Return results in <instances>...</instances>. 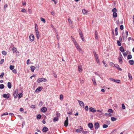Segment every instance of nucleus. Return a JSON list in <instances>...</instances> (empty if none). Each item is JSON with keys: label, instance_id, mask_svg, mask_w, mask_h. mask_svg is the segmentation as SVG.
<instances>
[{"label": "nucleus", "instance_id": "dca6fc26", "mask_svg": "<svg viewBox=\"0 0 134 134\" xmlns=\"http://www.w3.org/2000/svg\"><path fill=\"white\" fill-rule=\"evenodd\" d=\"M119 50L121 52H124L125 51L124 47L122 46L120 48Z\"/></svg>", "mask_w": 134, "mask_h": 134}, {"label": "nucleus", "instance_id": "338daca9", "mask_svg": "<svg viewBox=\"0 0 134 134\" xmlns=\"http://www.w3.org/2000/svg\"><path fill=\"white\" fill-rule=\"evenodd\" d=\"M42 81L46 82L47 81V80L45 78H42Z\"/></svg>", "mask_w": 134, "mask_h": 134}, {"label": "nucleus", "instance_id": "9b49d317", "mask_svg": "<svg viewBox=\"0 0 134 134\" xmlns=\"http://www.w3.org/2000/svg\"><path fill=\"white\" fill-rule=\"evenodd\" d=\"M89 110L90 111L92 112H94L96 111V110L95 109L91 107L89 108Z\"/></svg>", "mask_w": 134, "mask_h": 134}, {"label": "nucleus", "instance_id": "39448f33", "mask_svg": "<svg viewBox=\"0 0 134 134\" xmlns=\"http://www.w3.org/2000/svg\"><path fill=\"white\" fill-rule=\"evenodd\" d=\"M43 88L42 87H39L37 88L35 90V92H39L41 91V90Z\"/></svg>", "mask_w": 134, "mask_h": 134}, {"label": "nucleus", "instance_id": "7c9ffc66", "mask_svg": "<svg viewBox=\"0 0 134 134\" xmlns=\"http://www.w3.org/2000/svg\"><path fill=\"white\" fill-rule=\"evenodd\" d=\"M105 115L107 116H111L112 115V114L110 113H105Z\"/></svg>", "mask_w": 134, "mask_h": 134}, {"label": "nucleus", "instance_id": "5701e85b", "mask_svg": "<svg viewBox=\"0 0 134 134\" xmlns=\"http://www.w3.org/2000/svg\"><path fill=\"white\" fill-rule=\"evenodd\" d=\"M23 96V94L21 93H20L18 94V98H21Z\"/></svg>", "mask_w": 134, "mask_h": 134}, {"label": "nucleus", "instance_id": "09e8293b", "mask_svg": "<svg viewBox=\"0 0 134 134\" xmlns=\"http://www.w3.org/2000/svg\"><path fill=\"white\" fill-rule=\"evenodd\" d=\"M18 90L16 89L15 90V91L14 92V94H17L18 93Z\"/></svg>", "mask_w": 134, "mask_h": 134}, {"label": "nucleus", "instance_id": "1a4fd4ad", "mask_svg": "<svg viewBox=\"0 0 134 134\" xmlns=\"http://www.w3.org/2000/svg\"><path fill=\"white\" fill-rule=\"evenodd\" d=\"M79 35H80V36L81 38V39H82L83 41H84V39L83 37V35L82 34V32H79Z\"/></svg>", "mask_w": 134, "mask_h": 134}, {"label": "nucleus", "instance_id": "aec40b11", "mask_svg": "<svg viewBox=\"0 0 134 134\" xmlns=\"http://www.w3.org/2000/svg\"><path fill=\"white\" fill-rule=\"evenodd\" d=\"M43 81L42 78H39L37 80V82L38 83H40L42 82Z\"/></svg>", "mask_w": 134, "mask_h": 134}, {"label": "nucleus", "instance_id": "473e14b6", "mask_svg": "<svg viewBox=\"0 0 134 134\" xmlns=\"http://www.w3.org/2000/svg\"><path fill=\"white\" fill-rule=\"evenodd\" d=\"M117 43L118 45L119 46H121V44L120 43V41H119V40H117Z\"/></svg>", "mask_w": 134, "mask_h": 134}, {"label": "nucleus", "instance_id": "3c124183", "mask_svg": "<svg viewBox=\"0 0 134 134\" xmlns=\"http://www.w3.org/2000/svg\"><path fill=\"white\" fill-rule=\"evenodd\" d=\"M126 38H127V37L128 36V31H126Z\"/></svg>", "mask_w": 134, "mask_h": 134}, {"label": "nucleus", "instance_id": "2f4dec72", "mask_svg": "<svg viewBox=\"0 0 134 134\" xmlns=\"http://www.w3.org/2000/svg\"><path fill=\"white\" fill-rule=\"evenodd\" d=\"M127 59H130L132 58V56L131 54H129L128 55L127 57Z\"/></svg>", "mask_w": 134, "mask_h": 134}, {"label": "nucleus", "instance_id": "bf43d9fd", "mask_svg": "<svg viewBox=\"0 0 134 134\" xmlns=\"http://www.w3.org/2000/svg\"><path fill=\"white\" fill-rule=\"evenodd\" d=\"M79 127H80V131H82V132L83 131V129L82 127H81V126H79Z\"/></svg>", "mask_w": 134, "mask_h": 134}, {"label": "nucleus", "instance_id": "4d7b16f0", "mask_svg": "<svg viewBox=\"0 0 134 134\" xmlns=\"http://www.w3.org/2000/svg\"><path fill=\"white\" fill-rule=\"evenodd\" d=\"M82 68H78L79 71L80 72H81L82 71Z\"/></svg>", "mask_w": 134, "mask_h": 134}, {"label": "nucleus", "instance_id": "e433bc0d", "mask_svg": "<svg viewBox=\"0 0 134 134\" xmlns=\"http://www.w3.org/2000/svg\"><path fill=\"white\" fill-rule=\"evenodd\" d=\"M117 9L116 8H113L112 10V12L113 13H116V12Z\"/></svg>", "mask_w": 134, "mask_h": 134}, {"label": "nucleus", "instance_id": "20e7f679", "mask_svg": "<svg viewBox=\"0 0 134 134\" xmlns=\"http://www.w3.org/2000/svg\"><path fill=\"white\" fill-rule=\"evenodd\" d=\"M30 40L31 41H34V37L32 34H31L29 36Z\"/></svg>", "mask_w": 134, "mask_h": 134}, {"label": "nucleus", "instance_id": "cd10ccee", "mask_svg": "<svg viewBox=\"0 0 134 134\" xmlns=\"http://www.w3.org/2000/svg\"><path fill=\"white\" fill-rule=\"evenodd\" d=\"M118 28L116 27L115 29V35L116 36H117L118 34Z\"/></svg>", "mask_w": 134, "mask_h": 134}, {"label": "nucleus", "instance_id": "0e129e2a", "mask_svg": "<svg viewBox=\"0 0 134 134\" xmlns=\"http://www.w3.org/2000/svg\"><path fill=\"white\" fill-rule=\"evenodd\" d=\"M75 46L77 49H78L80 47L78 45V44H77H77H75Z\"/></svg>", "mask_w": 134, "mask_h": 134}, {"label": "nucleus", "instance_id": "c9c22d12", "mask_svg": "<svg viewBox=\"0 0 134 134\" xmlns=\"http://www.w3.org/2000/svg\"><path fill=\"white\" fill-rule=\"evenodd\" d=\"M35 31H38V26L36 24H35Z\"/></svg>", "mask_w": 134, "mask_h": 134}, {"label": "nucleus", "instance_id": "7ed1b4c3", "mask_svg": "<svg viewBox=\"0 0 134 134\" xmlns=\"http://www.w3.org/2000/svg\"><path fill=\"white\" fill-rule=\"evenodd\" d=\"M68 117H67L66 118V119L64 123V126L65 127H67L68 125Z\"/></svg>", "mask_w": 134, "mask_h": 134}, {"label": "nucleus", "instance_id": "603ef678", "mask_svg": "<svg viewBox=\"0 0 134 134\" xmlns=\"http://www.w3.org/2000/svg\"><path fill=\"white\" fill-rule=\"evenodd\" d=\"M77 49L81 53L83 51H82L81 49V48L80 47L78 49Z\"/></svg>", "mask_w": 134, "mask_h": 134}, {"label": "nucleus", "instance_id": "e2e57ef3", "mask_svg": "<svg viewBox=\"0 0 134 134\" xmlns=\"http://www.w3.org/2000/svg\"><path fill=\"white\" fill-rule=\"evenodd\" d=\"M125 57L126 56L127 54H128V53H127L126 52H124L123 53Z\"/></svg>", "mask_w": 134, "mask_h": 134}, {"label": "nucleus", "instance_id": "a878e982", "mask_svg": "<svg viewBox=\"0 0 134 134\" xmlns=\"http://www.w3.org/2000/svg\"><path fill=\"white\" fill-rule=\"evenodd\" d=\"M113 16L114 18H116L117 16V14L116 12V13H113Z\"/></svg>", "mask_w": 134, "mask_h": 134}, {"label": "nucleus", "instance_id": "8fccbe9b", "mask_svg": "<svg viewBox=\"0 0 134 134\" xmlns=\"http://www.w3.org/2000/svg\"><path fill=\"white\" fill-rule=\"evenodd\" d=\"M21 11L24 13H26V10L25 9H22L21 10Z\"/></svg>", "mask_w": 134, "mask_h": 134}, {"label": "nucleus", "instance_id": "0eeeda50", "mask_svg": "<svg viewBox=\"0 0 134 134\" xmlns=\"http://www.w3.org/2000/svg\"><path fill=\"white\" fill-rule=\"evenodd\" d=\"M110 65L112 67H118V66H119L117 64L115 65L112 62L110 63Z\"/></svg>", "mask_w": 134, "mask_h": 134}, {"label": "nucleus", "instance_id": "ea45409f", "mask_svg": "<svg viewBox=\"0 0 134 134\" xmlns=\"http://www.w3.org/2000/svg\"><path fill=\"white\" fill-rule=\"evenodd\" d=\"M58 118L57 117H55L53 119V121H56L58 120Z\"/></svg>", "mask_w": 134, "mask_h": 134}, {"label": "nucleus", "instance_id": "9d476101", "mask_svg": "<svg viewBox=\"0 0 134 134\" xmlns=\"http://www.w3.org/2000/svg\"><path fill=\"white\" fill-rule=\"evenodd\" d=\"M111 80L113 82H117L118 83H119L120 82V81L119 80H115L114 79H111Z\"/></svg>", "mask_w": 134, "mask_h": 134}, {"label": "nucleus", "instance_id": "6e6d98bb", "mask_svg": "<svg viewBox=\"0 0 134 134\" xmlns=\"http://www.w3.org/2000/svg\"><path fill=\"white\" fill-rule=\"evenodd\" d=\"M122 108L123 109H125V105H124L123 104H122Z\"/></svg>", "mask_w": 134, "mask_h": 134}, {"label": "nucleus", "instance_id": "a18cd8bd", "mask_svg": "<svg viewBox=\"0 0 134 134\" xmlns=\"http://www.w3.org/2000/svg\"><path fill=\"white\" fill-rule=\"evenodd\" d=\"M68 20L70 24H71L72 23V21L70 18H69Z\"/></svg>", "mask_w": 134, "mask_h": 134}, {"label": "nucleus", "instance_id": "052dcab7", "mask_svg": "<svg viewBox=\"0 0 134 134\" xmlns=\"http://www.w3.org/2000/svg\"><path fill=\"white\" fill-rule=\"evenodd\" d=\"M4 60L3 59H2L0 62V63L2 64L4 62Z\"/></svg>", "mask_w": 134, "mask_h": 134}, {"label": "nucleus", "instance_id": "f257e3e1", "mask_svg": "<svg viewBox=\"0 0 134 134\" xmlns=\"http://www.w3.org/2000/svg\"><path fill=\"white\" fill-rule=\"evenodd\" d=\"M94 125L96 130H97L99 127V124L98 122H95Z\"/></svg>", "mask_w": 134, "mask_h": 134}, {"label": "nucleus", "instance_id": "b1692460", "mask_svg": "<svg viewBox=\"0 0 134 134\" xmlns=\"http://www.w3.org/2000/svg\"><path fill=\"white\" fill-rule=\"evenodd\" d=\"M134 62L133 60H130L129 61V63L131 65H133L134 64Z\"/></svg>", "mask_w": 134, "mask_h": 134}, {"label": "nucleus", "instance_id": "c85d7f7f", "mask_svg": "<svg viewBox=\"0 0 134 134\" xmlns=\"http://www.w3.org/2000/svg\"><path fill=\"white\" fill-rule=\"evenodd\" d=\"M41 115L39 114H38L37 116V119H40L41 118Z\"/></svg>", "mask_w": 134, "mask_h": 134}, {"label": "nucleus", "instance_id": "37998d69", "mask_svg": "<svg viewBox=\"0 0 134 134\" xmlns=\"http://www.w3.org/2000/svg\"><path fill=\"white\" fill-rule=\"evenodd\" d=\"M119 61L120 63L122 62V59H121V57H119Z\"/></svg>", "mask_w": 134, "mask_h": 134}, {"label": "nucleus", "instance_id": "f03ea898", "mask_svg": "<svg viewBox=\"0 0 134 134\" xmlns=\"http://www.w3.org/2000/svg\"><path fill=\"white\" fill-rule=\"evenodd\" d=\"M77 101L79 102V104L80 106H81L82 107H84V104L83 102L82 101H80L79 100H78Z\"/></svg>", "mask_w": 134, "mask_h": 134}, {"label": "nucleus", "instance_id": "f3484780", "mask_svg": "<svg viewBox=\"0 0 134 134\" xmlns=\"http://www.w3.org/2000/svg\"><path fill=\"white\" fill-rule=\"evenodd\" d=\"M7 86L8 88H11L12 87V84L10 82H8V83Z\"/></svg>", "mask_w": 134, "mask_h": 134}, {"label": "nucleus", "instance_id": "a211bd4d", "mask_svg": "<svg viewBox=\"0 0 134 134\" xmlns=\"http://www.w3.org/2000/svg\"><path fill=\"white\" fill-rule=\"evenodd\" d=\"M111 119L112 121H114L117 120V119L113 117H112L111 118Z\"/></svg>", "mask_w": 134, "mask_h": 134}, {"label": "nucleus", "instance_id": "393cba45", "mask_svg": "<svg viewBox=\"0 0 134 134\" xmlns=\"http://www.w3.org/2000/svg\"><path fill=\"white\" fill-rule=\"evenodd\" d=\"M82 13L83 14H86L87 13V11L85 9H83L82 10Z\"/></svg>", "mask_w": 134, "mask_h": 134}, {"label": "nucleus", "instance_id": "72a5a7b5", "mask_svg": "<svg viewBox=\"0 0 134 134\" xmlns=\"http://www.w3.org/2000/svg\"><path fill=\"white\" fill-rule=\"evenodd\" d=\"M4 85L3 84L0 85V88L2 89L4 88Z\"/></svg>", "mask_w": 134, "mask_h": 134}, {"label": "nucleus", "instance_id": "bb28decb", "mask_svg": "<svg viewBox=\"0 0 134 134\" xmlns=\"http://www.w3.org/2000/svg\"><path fill=\"white\" fill-rule=\"evenodd\" d=\"M92 81L93 82V84L95 86L96 85V83L95 81V80L94 79H92Z\"/></svg>", "mask_w": 134, "mask_h": 134}, {"label": "nucleus", "instance_id": "680f3d73", "mask_svg": "<svg viewBox=\"0 0 134 134\" xmlns=\"http://www.w3.org/2000/svg\"><path fill=\"white\" fill-rule=\"evenodd\" d=\"M116 68L119 71H122V69L120 68Z\"/></svg>", "mask_w": 134, "mask_h": 134}, {"label": "nucleus", "instance_id": "de8ad7c7", "mask_svg": "<svg viewBox=\"0 0 134 134\" xmlns=\"http://www.w3.org/2000/svg\"><path fill=\"white\" fill-rule=\"evenodd\" d=\"M120 29L121 30H122L124 29V26L123 25H121L120 26Z\"/></svg>", "mask_w": 134, "mask_h": 134}, {"label": "nucleus", "instance_id": "4be33fe9", "mask_svg": "<svg viewBox=\"0 0 134 134\" xmlns=\"http://www.w3.org/2000/svg\"><path fill=\"white\" fill-rule=\"evenodd\" d=\"M128 76L130 80H131L132 79V76L131 75V74L130 73H128Z\"/></svg>", "mask_w": 134, "mask_h": 134}, {"label": "nucleus", "instance_id": "864d4df0", "mask_svg": "<svg viewBox=\"0 0 134 134\" xmlns=\"http://www.w3.org/2000/svg\"><path fill=\"white\" fill-rule=\"evenodd\" d=\"M31 71L32 72H34V70L36 68H30Z\"/></svg>", "mask_w": 134, "mask_h": 134}, {"label": "nucleus", "instance_id": "79ce46f5", "mask_svg": "<svg viewBox=\"0 0 134 134\" xmlns=\"http://www.w3.org/2000/svg\"><path fill=\"white\" fill-rule=\"evenodd\" d=\"M85 109L86 110L88 111V106H86L85 108Z\"/></svg>", "mask_w": 134, "mask_h": 134}, {"label": "nucleus", "instance_id": "4c0bfd02", "mask_svg": "<svg viewBox=\"0 0 134 134\" xmlns=\"http://www.w3.org/2000/svg\"><path fill=\"white\" fill-rule=\"evenodd\" d=\"M108 111L111 113H112L113 112L112 110L111 109H109L108 110Z\"/></svg>", "mask_w": 134, "mask_h": 134}, {"label": "nucleus", "instance_id": "f8f14e48", "mask_svg": "<svg viewBox=\"0 0 134 134\" xmlns=\"http://www.w3.org/2000/svg\"><path fill=\"white\" fill-rule=\"evenodd\" d=\"M14 68H9L10 69L12 70L14 74H16L17 73L16 70V69H14Z\"/></svg>", "mask_w": 134, "mask_h": 134}, {"label": "nucleus", "instance_id": "6e6552de", "mask_svg": "<svg viewBox=\"0 0 134 134\" xmlns=\"http://www.w3.org/2000/svg\"><path fill=\"white\" fill-rule=\"evenodd\" d=\"M47 109L46 107H43L41 109V111L42 112L44 113L47 111Z\"/></svg>", "mask_w": 134, "mask_h": 134}, {"label": "nucleus", "instance_id": "c03bdc74", "mask_svg": "<svg viewBox=\"0 0 134 134\" xmlns=\"http://www.w3.org/2000/svg\"><path fill=\"white\" fill-rule=\"evenodd\" d=\"M8 114V113L7 112H6L4 113H3L1 115V116H2L4 115H7Z\"/></svg>", "mask_w": 134, "mask_h": 134}, {"label": "nucleus", "instance_id": "58836bf2", "mask_svg": "<svg viewBox=\"0 0 134 134\" xmlns=\"http://www.w3.org/2000/svg\"><path fill=\"white\" fill-rule=\"evenodd\" d=\"M103 128H106L108 127V126L106 124H104L103 125Z\"/></svg>", "mask_w": 134, "mask_h": 134}, {"label": "nucleus", "instance_id": "a19ab883", "mask_svg": "<svg viewBox=\"0 0 134 134\" xmlns=\"http://www.w3.org/2000/svg\"><path fill=\"white\" fill-rule=\"evenodd\" d=\"M2 53L4 55H5L7 54V53L4 51H3L2 52Z\"/></svg>", "mask_w": 134, "mask_h": 134}, {"label": "nucleus", "instance_id": "69168bd1", "mask_svg": "<svg viewBox=\"0 0 134 134\" xmlns=\"http://www.w3.org/2000/svg\"><path fill=\"white\" fill-rule=\"evenodd\" d=\"M31 107L32 108H34L35 107V106L34 105H31Z\"/></svg>", "mask_w": 134, "mask_h": 134}, {"label": "nucleus", "instance_id": "4468645a", "mask_svg": "<svg viewBox=\"0 0 134 134\" xmlns=\"http://www.w3.org/2000/svg\"><path fill=\"white\" fill-rule=\"evenodd\" d=\"M35 32L37 38L38 39L40 36L39 33L38 31H35Z\"/></svg>", "mask_w": 134, "mask_h": 134}, {"label": "nucleus", "instance_id": "6ab92c4d", "mask_svg": "<svg viewBox=\"0 0 134 134\" xmlns=\"http://www.w3.org/2000/svg\"><path fill=\"white\" fill-rule=\"evenodd\" d=\"M95 38L96 39L98 40V33L96 31H95Z\"/></svg>", "mask_w": 134, "mask_h": 134}, {"label": "nucleus", "instance_id": "c756f323", "mask_svg": "<svg viewBox=\"0 0 134 134\" xmlns=\"http://www.w3.org/2000/svg\"><path fill=\"white\" fill-rule=\"evenodd\" d=\"M72 41H73L74 44H77V43L76 41L75 40V39L72 37Z\"/></svg>", "mask_w": 134, "mask_h": 134}, {"label": "nucleus", "instance_id": "423d86ee", "mask_svg": "<svg viewBox=\"0 0 134 134\" xmlns=\"http://www.w3.org/2000/svg\"><path fill=\"white\" fill-rule=\"evenodd\" d=\"M9 94H4L2 96L4 98H7V99L9 97Z\"/></svg>", "mask_w": 134, "mask_h": 134}, {"label": "nucleus", "instance_id": "5fc2aeb1", "mask_svg": "<svg viewBox=\"0 0 134 134\" xmlns=\"http://www.w3.org/2000/svg\"><path fill=\"white\" fill-rule=\"evenodd\" d=\"M63 96L62 94H61L60 96V99L61 100H62L63 99Z\"/></svg>", "mask_w": 134, "mask_h": 134}, {"label": "nucleus", "instance_id": "2eb2a0df", "mask_svg": "<svg viewBox=\"0 0 134 134\" xmlns=\"http://www.w3.org/2000/svg\"><path fill=\"white\" fill-rule=\"evenodd\" d=\"M88 127L91 129L93 127V125L91 123H89L88 124Z\"/></svg>", "mask_w": 134, "mask_h": 134}, {"label": "nucleus", "instance_id": "774afa93", "mask_svg": "<svg viewBox=\"0 0 134 134\" xmlns=\"http://www.w3.org/2000/svg\"><path fill=\"white\" fill-rule=\"evenodd\" d=\"M88 132L87 131H85L83 130L82 131V133L83 134H86Z\"/></svg>", "mask_w": 134, "mask_h": 134}, {"label": "nucleus", "instance_id": "f704fd0d", "mask_svg": "<svg viewBox=\"0 0 134 134\" xmlns=\"http://www.w3.org/2000/svg\"><path fill=\"white\" fill-rule=\"evenodd\" d=\"M41 20L44 23H46V21H45V19H44L43 18H41Z\"/></svg>", "mask_w": 134, "mask_h": 134}, {"label": "nucleus", "instance_id": "13d9d810", "mask_svg": "<svg viewBox=\"0 0 134 134\" xmlns=\"http://www.w3.org/2000/svg\"><path fill=\"white\" fill-rule=\"evenodd\" d=\"M76 131L77 133H80L81 132L80 130V129H77Z\"/></svg>", "mask_w": 134, "mask_h": 134}, {"label": "nucleus", "instance_id": "ddd939ff", "mask_svg": "<svg viewBox=\"0 0 134 134\" xmlns=\"http://www.w3.org/2000/svg\"><path fill=\"white\" fill-rule=\"evenodd\" d=\"M48 130V129L46 127H44L42 129V131L44 132H47Z\"/></svg>", "mask_w": 134, "mask_h": 134}, {"label": "nucleus", "instance_id": "49530a36", "mask_svg": "<svg viewBox=\"0 0 134 134\" xmlns=\"http://www.w3.org/2000/svg\"><path fill=\"white\" fill-rule=\"evenodd\" d=\"M4 73L3 72L1 73V75H0V77L1 78H2L3 77V76L4 75Z\"/></svg>", "mask_w": 134, "mask_h": 134}, {"label": "nucleus", "instance_id": "412c9836", "mask_svg": "<svg viewBox=\"0 0 134 134\" xmlns=\"http://www.w3.org/2000/svg\"><path fill=\"white\" fill-rule=\"evenodd\" d=\"M12 50L13 52L14 53L16 52L17 51V49L16 48L13 47L12 48Z\"/></svg>", "mask_w": 134, "mask_h": 134}]
</instances>
